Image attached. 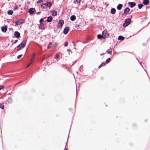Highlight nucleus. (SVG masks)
<instances>
[{"mask_svg":"<svg viewBox=\"0 0 150 150\" xmlns=\"http://www.w3.org/2000/svg\"><path fill=\"white\" fill-rule=\"evenodd\" d=\"M26 44V41L25 40L22 41L21 43L17 47V50L19 51L20 50L21 47L23 48L25 46Z\"/></svg>","mask_w":150,"mask_h":150,"instance_id":"obj_1","label":"nucleus"},{"mask_svg":"<svg viewBox=\"0 0 150 150\" xmlns=\"http://www.w3.org/2000/svg\"><path fill=\"white\" fill-rule=\"evenodd\" d=\"M102 37L103 38H108L109 36V34L108 33L106 30H104L102 33Z\"/></svg>","mask_w":150,"mask_h":150,"instance_id":"obj_2","label":"nucleus"},{"mask_svg":"<svg viewBox=\"0 0 150 150\" xmlns=\"http://www.w3.org/2000/svg\"><path fill=\"white\" fill-rule=\"evenodd\" d=\"M64 21L63 20H60L59 21V22L58 23L57 28H62V25L64 24Z\"/></svg>","mask_w":150,"mask_h":150,"instance_id":"obj_3","label":"nucleus"},{"mask_svg":"<svg viewBox=\"0 0 150 150\" xmlns=\"http://www.w3.org/2000/svg\"><path fill=\"white\" fill-rule=\"evenodd\" d=\"M131 19L129 18H128L125 21V23L123 24V26L124 27H127L128 26L130 23Z\"/></svg>","mask_w":150,"mask_h":150,"instance_id":"obj_4","label":"nucleus"},{"mask_svg":"<svg viewBox=\"0 0 150 150\" xmlns=\"http://www.w3.org/2000/svg\"><path fill=\"white\" fill-rule=\"evenodd\" d=\"M62 54L61 53H59L57 54L55 57V59L56 60L60 59L62 57Z\"/></svg>","mask_w":150,"mask_h":150,"instance_id":"obj_5","label":"nucleus"},{"mask_svg":"<svg viewBox=\"0 0 150 150\" xmlns=\"http://www.w3.org/2000/svg\"><path fill=\"white\" fill-rule=\"evenodd\" d=\"M35 53H33V54H32V57H31V60L30 62V65L32 64L33 63V61H34V57H35Z\"/></svg>","mask_w":150,"mask_h":150,"instance_id":"obj_6","label":"nucleus"},{"mask_svg":"<svg viewBox=\"0 0 150 150\" xmlns=\"http://www.w3.org/2000/svg\"><path fill=\"white\" fill-rule=\"evenodd\" d=\"M23 23V20L21 19H19L16 22V25H19Z\"/></svg>","mask_w":150,"mask_h":150,"instance_id":"obj_7","label":"nucleus"},{"mask_svg":"<svg viewBox=\"0 0 150 150\" xmlns=\"http://www.w3.org/2000/svg\"><path fill=\"white\" fill-rule=\"evenodd\" d=\"M130 9L129 8L127 7L125 8L124 11L123 13L125 14H128V13Z\"/></svg>","mask_w":150,"mask_h":150,"instance_id":"obj_8","label":"nucleus"},{"mask_svg":"<svg viewBox=\"0 0 150 150\" xmlns=\"http://www.w3.org/2000/svg\"><path fill=\"white\" fill-rule=\"evenodd\" d=\"M69 28L68 27H66L65 28L64 30V33L65 34H67L69 32Z\"/></svg>","mask_w":150,"mask_h":150,"instance_id":"obj_9","label":"nucleus"},{"mask_svg":"<svg viewBox=\"0 0 150 150\" xmlns=\"http://www.w3.org/2000/svg\"><path fill=\"white\" fill-rule=\"evenodd\" d=\"M7 30V27L6 26H3L1 27V30L4 33H5Z\"/></svg>","mask_w":150,"mask_h":150,"instance_id":"obj_10","label":"nucleus"},{"mask_svg":"<svg viewBox=\"0 0 150 150\" xmlns=\"http://www.w3.org/2000/svg\"><path fill=\"white\" fill-rule=\"evenodd\" d=\"M128 4L130 5V6L131 8L133 7L136 5L135 3L134 2H129Z\"/></svg>","mask_w":150,"mask_h":150,"instance_id":"obj_11","label":"nucleus"},{"mask_svg":"<svg viewBox=\"0 0 150 150\" xmlns=\"http://www.w3.org/2000/svg\"><path fill=\"white\" fill-rule=\"evenodd\" d=\"M51 15L52 16H56L57 14V11L52 10L51 11Z\"/></svg>","mask_w":150,"mask_h":150,"instance_id":"obj_12","label":"nucleus"},{"mask_svg":"<svg viewBox=\"0 0 150 150\" xmlns=\"http://www.w3.org/2000/svg\"><path fill=\"white\" fill-rule=\"evenodd\" d=\"M34 10V8H30V9H29L28 11V12L31 15L33 13Z\"/></svg>","mask_w":150,"mask_h":150,"instance_id":"obj_13","label":"nucleus"},{"mask_svg":"<svg viewBox=\"0 0 150 150\" xmlns=\"http://www.w3.org/2000/svg\"><path fill=\"white\" fill-rule=\"evenodd\" d=\"M15 36L17 38H18L20 36V33L16 31L14 33Z\"/></svg>","mask_w":150,"mask_h":150,"instance_id":"obj_14","label":"nucleus"},{"mask_svg":"<svg viewBox=\"0 0 150 150\" xmlns=\"http://www.w3.org/2000/svg\"><path fill=\"white\" fill-rule=\"evenodd\" d=\"M52 5V3L50 2H49L46 3V6L49 7V8L51 7Z\"/></svg>","mask_w":150,"mask_h":150,"instance_id":"obj_15","label":"nucleus"},{"mask_svg":"<svg viewBox=\"0 0 150 150\" xmlns=\"http://www.w3.org/2000/svg\"><path fill=\"white\" fill-rule=\"evenodd\" d=\"M52 20V18L51 16H49L47 18V21L48 22H50Z\"/></svg>","mask_w":150,"mask_h":150,"instance_id":"obj_16","label":"nucleus"},{"mask_svg":"<svg viewBox=\"0 0 150 150\" xmlns=\"http://www.w3.org/2000/svg\"><path fill=\"white\" fill-rule=\"evenodd\" d=\"M110 11L112 14H115L116 12V10L115 8H112L111 9Z\"/></svg>","mask_w":150,"mask_h":150,"instance_id":"obj_17","label":"nucleus"},{"mask_svg":"<svg viewBox=\"0 0 150 150\" xmlns=\"http://www.w3.org/2000/svg\"><path fill=\"white\" fill-rule=\"evenodd\" d=\"M122 4H119L117 6V8L118 10H120L122 8Z\"/></svg>","mask_w":150,"mask_h":150,"instance_id":"obj_18","label":"nucleus"},{"mask_svg":"<svg viewBox=\"0 0 150 150\" xmlns=\"http://www.w3.org/2000/svg\"><path fill=\"white\" fill-rule=\"evenodd\" d=\"M76 19V17L74 15L72 16L70 18V19L71 21H74Z\"/></svg>","mask_w":150,"mask_h":150,"instance_id":"obj_19","label":"nucleus"},{"mask_svg":"<svg viewBox=\"0 0 150 150\" xmlns=\"http://www.w3.org/2000/svg\"><path fill=\"white\" fill-rule=\"evenodd\" d=\"M149 3V1L148 0H144L143 1V3L146 5H147Z\"/></svg>","mask_w":150,"mask_h":150,"instance_id":"obj_20","label":"nucleus"},{"mask_svg":"<svg viewBox=\"0 0 150 150\" xmlns=\"http://www.w3.org/2000/svg\"><path fill=\"white\" fill-rule=\"evenodd\" d=\"M7 101L10 103H11L12 102V99L11 98H8L7 100Z\"/></svg>","mask_w":150,"mask_h":150,"instance_id":"obj_21","label":"nucleus"},{"mask_svg":"<svg viewBox=\"0 0 150 150\" xmlns=\"http://www.w3.org/2000/svg\"><path fill=\"white\" fill-rule=\"evenodd\" d=\"M7 12L8 14L10 15H12L13 13V11L11 10H8Z\"/></svg>","mask_w":150,"mask_h":150,"instance_id":"obj_22","label":"nucleus"},{"mask_svg":"<svg viewBox=\"0 0 150 150\" xmlns=\"http://www.w3.org/2000/svg\"><path fill=\"white\" fill-rule=\"evenodd\" d=\"M124 37L122 36H120L118 38L119 40H123L124 39Z\"/></svg>","mask_w":150,"mask_h":150,"instance_id":"obj_23","label":"nucleus"},{"mask_svg":"<svg viewBox=\"0 0 150 150\" xmlns=\"http://www.w3.org/2000/svg\"><path fill=\"white\" fill-rule=\"evenodd\" d=\"M46 7V3L43 4L41 5V7L42 8H45Z\"/></svg>","mask_w":150,"mask_h":150,"instance_id":"obj_24","label":"nucleus"},{"mask_svg":"<svg viewBox=\"0 0 150 150\" xmlns=\"http://www.w3.org/2000/svg\"><path fill=\"white\" fill-rule=\"evenodd\" d=\"M138 8L139 9H141L143 6V4H139L138 5Z\"/></svg>","mask_w":150,"mask_h":150,"instance_id":"obj_25","label":"nucleus"},{"mask_svg":"<svg viewBox=\"0 0 150 150\" xmlns=\"http://www.w3.org/2000/svg\"><path fill=\"white\" fill-rule=\"evenodd\" d=\"M0 108L2 109H4V105L2 104H0Z\"/></svg>","mask_w":150,"mask_h":150,"instance_id":"obj_26","label":"nucleus"},{"mask_svg":"<svg viewBox=\"0 0 150 150\" xmlns=\"http://www.w3.org/2000/svg\"><path fill=\"white\" fill-rule=\"evenodd\" d=\"M102 37V35H98L97 36V38H98L100 39Z\"/></svg>","mask_w":150,"mask_h":150,"instance_id":"obj_27","label":"nucleus"},{"mask_svg":"<svg viewBox=\"0 0 150 150\" xmlns=\"http://www.w3.org/2000/svg\"><path fill=\"white\" fill-rule=\"evenodd\" d=\"M52 44V43L51 42H50L48 45L47 48H49L50 46Z\"/></svg>","mask_w":150,"mask_h":150,"instance_id":"obj_28","label":"nucleus"},{"mask_svg":"<svg viewBox=\"0 0 150 150\" xmlns=\"http://www.w3.org/2000/svg\"><path fill=\"white\" fill-rule=\"evenodd\" d=\"M110 61V58H108L107 59L106 61V63H108Z\"/></svg>","mask_w":150,"mask_h":150,"instance_id":"obj_29","label":"nucleus"},{"mask_svg":"<svg viewBox=\"0 0 150 150\" xmlns=\"http://www.w3.org/2000/svg\"><path fill=\"white\" fill-rule=\"evenodd\" d=\"M43 1V0H39L37 2V3H39L40 2H42Z\"/></svg>","mask_w":150,"mask_h":150,"instance_id":"obj_30","label":"nucleus"},{"mask_svg":"<svg viewBox=\"0 0 150 150\" xmlns=\"http://www.w3.org/2000/svg\"><path fill=\"white\" fill-rule=\"evenodd\" d=\"M43 21V19L42 18H41L40 20V24H41V23Z\"/></svg>","mask_w":150,"mask_h":150,"instance_id":"obj_31","label":"nucleus"},{"mask_svg":"<svg viewBox=\"0 0 150 150\" xmlns=\"http://www.w3.org/2000/svg\"><path fill=\"white\" fill-rule=\"evenodd\" d=\"M22 54L19 55L17 57V58L18 59H20L22 57Z\"/></svg>","mask_w":150,"mask_h":150,"instance_id":"obj_32","label":"nucleus"},{"mask_svg":"<svg viewBox=\"0 0 150 150\" xmlns=\"http://www.w3.org/2000/svg\"><path fill=\"white\" fill-rule=\"evenodd\" d=\"M68 45V42H65L64 43V46H67Z\"/></svg>","mask_w":150,"mask_h":150,"instance_id":"obj_33","label":"nucleus"},{"mask_svg":"<svg viewBox=\"0 0 150 150\" xmlns=\"http://www.w3.org/2000/svg\"><path fill=\"white\" fill-rule=\"evenodd\" d=\"M4 88V86H0V90L2 88Z\"/></svg>","mask_w":150,"mask_h":150,"instance_id":"obj_34","label":"nucleus"},{"mask_svg":"<svg viewBox=\"0 0 150 150\" xmlns=\"http://www.w3.org/2000/svg\"><path fill=\"white\" fill-rule=\"evenodd\" d=\"M76 1L78 3H80L81 1V0H76Z\"/></svg>","mask_w":150,"mask_h":150,"instance_id":"obj_35","label":"nucleus"},{"mask_svg":"<svg viewBox=\"0 0 150 150\" xmlns=\"http://www.w3.org/2000/svg\"><path fill=\"white\" fill-rule=\"evenodd\" d=\"M107 53L108 54H111V51H107Z\"/></svg>","mask_w":150,"mask_h":150,"instance_id":"obj_36","label":"nucleus"},{"mask_svg":"<svg viewBox=\"0 0 150 150\" xmlns=\"http://www.w3.org/2000/svg\"><path fill=\"white\" fill-rule=\"evenodd\" d=\"M18 8V7L17 6H15L14 8L15 10H16Z\"/></svg>","mask_w":150,"mask_h":150,"instance_id":"obj_37","label":"nucleus"},{"mask_svg":"<svg viewBox=\"0 0 150 150\" xmlns=\"http://www.w3.org/2000/svg\"><path fill=\"white\" fill-rule=\"evenodd\" d=\"M17 41H18V40H15V41H14V43H16L17 42Z\"/></svg>","mask_w":150,"mask_h":150,"instance_id":"obj_38","label":"nucleus"},{"mask_svg":"<svg viewBox=\"0 0 150 150\" xmlns=\"http://www.w3.org/2000/svg\"><path fill=\"white\" fill-rule=\"evenodd\" d=\"M67 51L68 52H70L71 51V50L70 49H68Z\"/></svg>","mask_w":150,"mask_h":150,"instance_id":"obj_39","label":"nucleus"},{"mask_svg":"<svg viewBox=\"0 0 150 150\" xmlns=\"http://www.w3.org/2000/svg\"><path fill=\"white\" fill-rule=\"evenodd\" d=\"M40 12H37V14H40Z\"/></svg>","mask_w":150,"mask_h":150,"instance_id":"obj_40","label":"nucleus"},{"mask_svg":"<svg viewBox=\"0 0 150 150\" xmlns=\"http://www.w3.org/2000/svg\"><path fill=\"white\" fill-rule=\"evenodd\" d=\"M103 63H102L100 66H103Z\"/></svg>","mask_w":150,"mask_h":150,"instance_id":"obj_41","label":"nucleus"},{"mask_svg":"<svg viewBox=\"0 0 150 150\" xmlns=\"http://www.w3.org/2000/svg\"><path fill=\"white\" fill-rule=\"evenodd\" d=\"M102 66H98V68H100Z\"/></svg>","mask_w":150,"mask_h":150,"instance_id":"obj_42","label":"nucleus"},{"mask_svg":"<svg viewBox=\"0 0 150 150\" xmlns=\"http://www.w3.org/2000/svg\"><path fill=\"white\" fill-rule=\"evenodd\" d=\"M28 67H26V69H27V68H28Z\"/></svg>","mask_w":150,"mask_h":150,"instance_id":"obj_43","label":"nucleus"},{"mask_svg":"<svg viewBox=\"0 0 150 150\" xmlns=\"http://www.w3.org/2000/svg\"><path fill=\"white\" fill-rule=\"evenodd\" d=\"M103 79V78H102H102H101V80H102Z\"/></svg>","mask_w":150,"mask_h":150,"instance_id":"obj_44","label":"nucleus"},{"mask_svg":"<svg viewBox=\"0 0 150 150\" xmlns=\"http://www.w3.org/2000/svg\"><path fill=\"white\" fill-rule=\"evenodd\" d=\"M65 150H67V149H66Z\"/></svg>","mask_w":150,"mask_h":150,"instance_id":"obj_45","label":"nucleus"},{"mask_svg":"<svg viewBox=\"0 0 150 150\" xmlns=\"http://www.w3.org/2000/svg\"><path fill=\"white\" fill-rule=\"evenodd\" d=\"M27 66H30L29 65H28Z\"/></svg>","mask_w":150,"mask_h":150,"instance_id":"obj_46","label":"nucleus"}]
</instances>
